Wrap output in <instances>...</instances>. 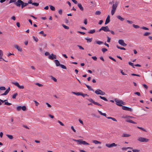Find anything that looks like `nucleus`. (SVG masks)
Returning <instances> with one entry per match:
<instances>
[{
  "label": "nucleus",
  "instance_id": "nucleus-1",
  "mask_svg": "<svg viewBox=\"0 0 152 152\" xmlns=\"http://www.w3.org/2000/svg\"><path fill=\"white\" fill-rule=\"evenodd\" d=\"M114 101L116 102V104L118 106L122 107V104L125 105V103L124 102L117 98L114 99Z\"/></svg>",
  "mask_w": 152,
  "mask_h": 152
},
{
  "label": "nucleus",
  "instance_id": "nucleus-2",
  "mask_svg": "<svg viewBox=\"0 0 152 152\" xmlns=\"http://www.w3.org/2000/svg\"><path fill=\"white\" fill-rule=\"evenodd\" d=\"M138 140L142 142H147L149 141V140L142 137H140L138 139Z\"/></svg>",
  "mask_w": 152,
  "mask_h": 152
},
{
  "label": "nucleus",
  "instance_id": "nucleus-3",
  "mask_svg": "<svg viewBox=\"0 0 152 152\" xmlns=\"http://www.w3.org/2000/svg\"><path fill=\"white\" fill-rule=\"evenodd\" d=\"M95 93L97 94H100L102 95H104L105 94V93L99 89H97L95 91Z\"/></svg>",
  "mask_w": 152,
  "mask_h": 152
},
{
  "label": "nucleus",
  "instance_id": "nucleus-4",
  "mask_svg": "<svg viewBox=\"0 0 152 152\" xmlns=\"http://www.w3.org/2000/svg\"><path fill=\"white\" fill-rule=\"evenodd\" d=\"M87 100L89 101L90 102L93 103L95 105H98L99 106H101L102 105L101 104L98 103L96 102H95L93 100V99L91 98L88 99Z\"/></svg>",
  "mask_w": 152,
  "mask_h": 152
},
{
  "label": "nucleus",
  "instance_id": "nucleus-5",
  "mask_svg": "<svg viewBox=\"0 0 152 152\" xmlns=\"http://www.w3.org/2000/svg\"><path fill=\"white\" fill-rule=\"evenodd\" d=\"M12 83L13 84L15 85V86H17L20 89H23L24 86H20L18 82H12Z\"/></svg>",
  "mask_w": 152,
  "mask_h": 152
},
{
  "label": "nucleus",
  "instance_id": "nucleus-6",
  "mask_svg": "<svg viewBox=\"0 0 152 152\" xmlns=\"http://www.w3.org/2000/svg\"><path fill=\"white\" fill-rule=\"evenodd\" d=\"M122 108L124 110L128 111L130 112L132 111V110L131 108H129L126 106H122Z\"/></svg>",
  "mask_w": 152,
  "mask_h": 152
},
{
  "label": "nucleus",
  "instance_id": "nucleus-7",
  "mask_svg": "<svg viewBox=\"0 0 152 152\" xmlns=\"http://www.w3.org/2000/svg\"><path fill=\"white\" fill-rule=\"evenodd\" d=\"M105 145L107 147L110 148H112L113 147L116 146L117 144H115V143H113L111 144H106Z\"/></svg>",
  "mask_w": 152,
  "mask_h": 152
},
{
  "label": "nucleus",
  "instance_id": "nucleus-8",
  "mask_svg": "<svg viewBox=\"0 0 152 152\" xmlns=\"http://www.w3.org/2000/svg\"><path fill=\"white\" fill-rule=\"evenodd\" d=\"M23 1L21 0H18L17 2L15 3V4L18 7H20Z\"/></svg>",
  "mask_w": 152,
  "mask_h": 152
},
{
  "label": "nucleus",
  "instance_id": "nucleus-9",
  "mask_svg": "<svg viewBox=\"0 0 152 152\" xmlns=\"http://www.w3.org/2000/svg\"><path fill=\"white\" fill-rule=\"evenodd\" d=\"M118 42L119 44L125 47L127 45L126 44L124 43L123 40L120 39L118 40Z\"/></svg>",
  "mask_w": 152,
  "mask_h": 152
},
{
  "label": "nucleus",
  "instance_id": "nucleus-10",
  "mask_svg": "<svg viewBox=\"0 0 152 152\" xmlns=\"http://www.w3.org/2000/svg\"><path fill=\"white\" fill-rule=\"evenodd\" d=\"M48 58L49 59L53 60L54 58L56 59V55H55L53 54L52 53L51 55H50L48 56Z\"/></svg>",
  "mask_w": 152,
  "mask_h": 152
},
{
  "label": "nucleus",
  "instance_id": "nucleus-11",
  "mask_svg": "<svg viewBox=\"0 0 152 152\" xmlns=\"http://www.w3.org/2000/svg\"><path fill=\"white\" fill-rule=\"evenodd\" d=\"M102 30L105 32L110 31V30L108 26H102Z\"/></svg>",
  "mask_w": 152,
  "mask_h": 152
},
{
  "label": "nucleus",
  "instance_id": "nucleus-12",
  "mask_svg": "<svg viewBox=\"0 0 152 152\" xmlns=\"http://www.w3.org/2000/svg\"><path fill=\"white\" fill-rule=\"evenodd\" d=\"M118 2L116 1L115 4H113L112 6V10H116L117 7L118 5Z\"/></svg>",
  "mask_w": 152,
  "mask_h": 152
},
{
  "label": "nucleus",
  "instance_id": "nucleus-13",
  "mask_svg": "<svg viewBox=\"0 0 152 152\" xmlns=\"http://www.w3.org/2000/svg\"><path fill=\"white\" fill-rule=\"evenodd\" d=\"M14 47L17 49L18 51L21 52L22 51V48L20 47L18 45H15L14 46Z\"/></svg>",
  "mask_w": 152,
  "mask_h": 152
},
{
  "label": "nucleus",
  "instance_id": "nucleus-14",
  "mask_svg": "<svg viewBox=\"0 0 152 152\" xmlns=\"http://www.w3.org/2000/svg\"><path fill=\"white\" fill-rule=\"evenodd\" d=\"M10 87H9L5 91V92L4 93L1 94V95L4 96L7 95L10 91Z\"/></svg>",
  "mask_w": 152,
  "mask_h": 152
},
{
  "label": "nucleus",
  "instance_id": "nucleus-15",
  "mask_svg": "<svg viewBox=\"0 0 152 152\" xmlns=\"http://www.w3.org/2000/svg\"><path fill=\"white\" fill-rule=\"evenodd\" d=\"M54 62L55 63L56 66H60L61 64L58 60H54Z\"/></svg>",
  "mask_w": 152,
  "mask_h": 152
},
{
  "label": "nucleus",
  "instance_id": "nucleus-16",
  "mask_svg": "<svg viewBox=\"0 0 152 152\" xmlns=\"http://www.w3.org/2000/svg\"><path fill=\"white\" fill-rule=\"evenodd\" d=\"M131 136V135L129 134L126 133H124L123 134L121 137H129Z\"/></svg>",
  "mask_w": 152,
  "mask_h": 152
},
{
  "label": "nucleus",
  "instance_id": "nucleus-17",
  "mask_svg": "<svg viewBox=\"0 0 152 152\" xmlns=\"http://www.w3.org/2000/svg\"><path fill=\"white\" fill-rule=\"evenodd\" d=\"M28 5L27 3H24L23 1V3L21 5V7L22 8H23L25 7L26 6Z\"/></svg>",
  "mask_w": 152,
  "mask_h": 152
},
{
  "label": "nucleus",
  "instance_id": "nucleus-18",
  "mask_svg": "<svg viewBox=\"0 0 152 152\" xmlns=\"http://www.w3.org/2000/svg\"><path fill=\"white\" fill-rule=\"evenodd\" d=\"M77 6L80 9V10L82 11H83L84 9L83 7H82V5L81 4L78 3L77 4Z\"/></svg>",
  "mask_w": 152,
  "mask_h": 152
},
{
  "label": "nucleus",
  "instance_id": "nucleus-19",
  "mask_svg": "<svg viewBox=\"0 0 152 152\" xmlns=\"http://www.w3.org/2000/svg\"><path fill=\"white\" fill-rule=\"evenodd\" d=\"M126 121L127 122L132 123L133 124H137V123L136 122L133 121L130 119L126 120Z\"/></svg>",
  "mask_w": 152,
  "mask_h": 152
},
{
  "label": "nucleus",
  "instance_id": "nucleus-20",
  "mask_svg": "<svg viewBox=\"0 0 152 152\" xmlns=\"http://www.w3.org/2000/svg\"><path fill=\"white\" fill-rule=\"evenodd\" d=\"M85 85H86V87H87V88L88 89V90L89 91H94V90L93 89H92L90 86H89L88 85L86 84H85Z\"/></svg>",
  "mask_w": 152,
  "mask_h": 152
},
{
  "label": "nucleus",
  "instance_id": "nucleus-21",
  "mask_svg": "<svg viewBox=\"0 0 152 152\" xmlns=\"http://www.w3.org/2000/svg\"><path fill=\"white\" fill-rule=\"evenodd\" d=\"M72 140L74 141L77 142H78V144H81V142H82V140H75V139H73Z\"/></svg>",
  "mask_w": 152,
  "mask_h": 152
},
{
  "label": "nucleus",
  "instance_id": "nucleus-22",
  "mask_svg": "<svg viewBox=\"0 0 152 152\" xmlns=\"http://www.w3.org/2000/svg\"><path fill=\"white\" fill-rule=\"evenodd\" d=\"M117 18L119 20H120L121 21H123L124 20V19L123 18H122L120 15H118L117 16Z\"/></svg>",
  "mask_w": 152,
  "mask_h": 152
},
{
  "label": "nucleus",
  "instance_id": "nucleus-23",
  "mask_svg": "<svg viewBox=\"0 0 152 152\" xmlns=\"http://www.w3.org/2000/svg\"><path fill=\"white\" fill-rule=\"evenodd\" d=\"M81 144H82L84 145H89V144L88 143L86 142V141L84 140H82V142H81Z\"/></svg>",
  "mask_w": 152,
  "mask_h": 152
},
{
  "label": "nucleus",
  "instance_id": "nucleus-24",
  "mask_svg": "<svg viewBox=\"0 0 152 152\" xmlns=\"http://www.w3.org/2000/svg\"><path fill=\"white\" fill-rule=\"evenodd\" d=\"M92 141L93 143L96 144H101V142L98 141L96 140H93Z\"/></svg>",
  "mask_w": 152,
  "mask_h": 152
},
{
  "label": "nucleus",
  "instance_id": "nucleus-25",
  "mask_svg": "<svg viewBox=\"0 0 152 152\" xmlns=\"http://www.w3.org/2000/svg\"><path fill=\"white\" fill-rule=\"evenodd\" d=\"M72 93L73 94H75L76 95H77V96H79V95L81 96V94H82V92H72Z\"/></svg>",
  "mask_w": 152,
  "mask_h": 152
},
{
  "label": "nucleus",
  "instance_id": "nucleus-26",
  "mask_svg": "<svg viewBox=\"0 0 152 152\" xmlns=\"http://www.w3.org/2000/svg\"><path fill=\"white\" fill-rule=\"evenodd\" d=\"M95 42L99 45H101L103 44V42L100 41H96Z\"/></svg>",
  "mask_w": 152,
  "mask_h": 152
},
{
  "label": "nucleus",
  "instance_id": "nucleus-27",
  "mask_svg": "<svg viewBox=\"0 0 152 152\" xmlns=\"http://www.w3.org/2000/svg\"><path fill=\"white\" fill-rule=\"evenodd\" d=\"M106 118L108 119H112V120H113V121H117V120H116V119L114 118H112V117H106Z\"/></svg>",
  "mask_w": 152,
  "mask_h": 152
},
{
  "label": "nucleus",
  "instance_id": "nucleus-28",
  "mask_svg": "<svg viewBox=\"0 0 152 152\" xmlns=\"http://www.w3.org/2000/svg\"><path fill=\"white\" fill-rule=\"evenodd\" d=\"M85 39L87 40V42H91L92 40V38H85Z\"/></svg>",
  "mask_w": 152,
  "mask_h": 152
},
{
  "label": "nucleus",
  "instance_id": "nucleus-29",
  "mask_svg": "<svg viewBox=\"0 0 152 152\" xmlns=\"http://www.w3.org/2000/svg\"><path fill=\"white\" fill-rule=\"evenodd\" d=\"M98 112L101 115L104 116L106 117V113H103L101 112V111L99 110H98Z\"/></svg>",
  "mask_w": 152,
  "mask_h": 152
},
{
  "label": "nucleus",
  "instance_id": "nucleus-30",
  "mask_svg": "<svg viewBox=\"0 0 152 152\" xmlns=\"http://www.w3.org/2000/svg\"><path fill=\"white\" fill-rule=\"evenodd\" d=\"M6 136L8 137L10 140H12L13 137V136L9 134H6Z\"/></svg>",
  "mask_w": 152,
  "mask_h": 152
},
{
  "label": "nucleus",
  "instance_id": "nucleus-31",
  "mask_svg": "<svg viewBox=\"0 0 152 152\" xmlns=\"http://www.w3.org/2000/svg\"><path fill=\"white\" fill-rule=\"evenodd\" d=\"M95 29H93V30H90V31H89L88 32V33L89 34H93L94 33H95Z\"/></svg>",
  "mask_w": 152,
  "mask_h": 152
},
{
  "label": "nucleus",
  "instance_id": "nucleus-32",
  "mask_svg": "<svg viewBox=\"0 0 152 152\" xmlns=\"http://www.w3.org/2000/svg\"><path fill=\"white\" fill-rule=\"evenodd\" d=\"M99 97L101 98V99H102L104 101H107L108 100L105 97H102L101 96H99Z\"/></svg>",
  "mask_w": 152,
  "mask_h": 152
},
{
  "label": "nucleus",
  "instance_id": "nucleus-33",
  "mask_svg": "<svg viewBox=\"0 0 152 152\" xmlns=\"http://www.w3.org/2000/svg\"><path fill=\"white\" fill-rule=\"evenodd\" d=\"M137 127L138 129H140L143 131H144L145 132H147V131H146V130L143 128L141 127H139V126H137Z\"/></svg>",
  "mask_w": 152,
  "mask_h": 152
},
{
  "label": "nucleus",
  "instance_id": "nucleus-34",
  "mask_svg": "<svg viewBox=\"0 0 152 152\" xmlns=\"http://www.w3.org/2000/svg\"><path fill=\"white\" fill-rule=\"evenodd\" d=\"M3 55V53L2 51L1 50H0V58L2 59V57Z\"/></svg>",
  "mask_w": 152,
  "mask_h": 152
},
{
  "label": "nucleus",
  "instance_id": "nucleus-35",
  "mask_svg": "<svg viewBox=\"0 0 152 152\" xmlns=\"http://www.w3.org/2000/svg\"><path fill=\"white\" fill-rule=\"evenodd\" d=\"M128 149H132V148L131 147H128L127 148L123 147L122 148V149L123 150H125Z\"/></svg>",
  "mask_w": 152,
  "mask_h": 152
},
{
  "label": "nucleus",
  "instance_id": "nucleus-36",
  "mask_svg": "<svg viewBox=\"0 0 152 152\" xmlns=\"http://www.w3.org/2000/svg\"><path fill=\"white\" fill-rule=\"evenodd\" d=\"M132 26L134 28H139L140 27L139 26L137 25H135L134 24H133L132 25Z\"/></svg>",
  "mask_w": 152,
  "mask_h": 152
},
{
  "label": "nucleus",
  "instance_id": "nucleus-37",
  "mask_svg": "<svg viewBox=\"0 0 152 152\" xmlns=\"http://www.w3.org/2000/svg\"><path fill=\"white\" fill-rule=\"evenodd\" d=\"M18 95V93H16L15 94H14L13 96H12V98L13 99H15L16 96Z\"/></svg>",
  "mask_w": 152,
  "mask_h": 152
},
{
  "label": "nucleus",
  "instance_id": "nucleus-38",
  "mask_svg": "<svg viewBox=\"0 0 152 152\" xmlns=\"http://www.w3.org/2000/svg\"><path fill=\"white\" fill-rule=\"evenodd\" d=\"M50 9L52 11H54L55 10V8L52 5L50 6Z\"/></svg>",
  "mask_w": 152,
  "mask_h": 152
},
{
  "label": "nucleus",
  "instance_id": "nucleus-39",
  "mask_svg": "<svg viewBox=\"0 0 152 152\" xmlns=\"http://www.w3.org/2000/svg\"><path fill=\"white\" fill-rule=\"evenodd\" d=\"M62 26L64 28L66 29H68L69 28L68 26H67L64 24L62 25Z\"/></svg>",
  "mask_w": 152,
  "mask_h": 152
},
{
  "label": "nucleus",
  "instance_id": "nucleus-40",
  "mask_svg": "<svg viewBox=\"0 0 152 152\" xmlns=\"http://www.w3.org/2000/svg\"><path fill=\"white\" fill-rule=\"evenodd\" d=\"M21 109V107L20 106H18L16 107V110L17 111H19Z\"/></svg>",
  "mask_w": 152,
  "mask_h": 152
},
{
  "label": "nucleus",
  "instance_id": "nucleus-41",
  "mask_svg": "<svg viewBox=\"0 0 152 152\" xmlns=\"http://www.w3.org/2000/svg\"><path fill=\"white\" fill-rule=\"evenodd\" d=\"M21 109L23 111H26V107L25 106H23L21 107Z\"/></svg>",
  "mask_w": 152,
  "mask_h": 152
},
{
  "label": "nucleus",
  "instance_id": "nucleus-42",
  "mask_svg": "<svg viewBox=\"0 0 152 152\" xmlns=\"http://www.w3.org/2000/svg\"><path fill=\"white\" fill-rule=\"evenodd\" d=\"M39 34H42L44 37H45L46 36V34L44 33V32L43 31H41L39 32Z\"/></svg>",
  "mask_w": 152,
  "mask_h": 152
},
{
  "label": "nucleus",
  "instance_id": "nucleus-43",
  "mask_svg": "<svg viewBox=\"0 0 152 152\" xmlns=\"http://www.w3.org/2000/svg\"><path fill=\"white\" fill-rule=\"evenodd\" d=\"M110 22V19H106L105 22V25H106V24H107V23H109Z\"/></svg>",
  "mask_w": 152,
  "mask_h": 152
},
{
  "label": "nucleus",
  "instance_id": "nucleus-44",
  "mask_svg": "<svg viewBox=\"0 0 152 152\" xmlns=\"http://www.w3.org/2000/svg\"><path fill=\"white\" fill-rule=\"evenodd\" d=\"M32 37L34 40L36 42H37L38 41V39L37 38L35 37L34 36H33Z\"/></svg>",
  "mask_w": 152,
  "mask_h": 152
},
{
  "label": "nucleus",
  "instance_id": "nucleus-45",
  "mask_svg": "<svg viewBox=\"0 0 152 152\" xmlns=\"http://www.w3.org/2000/svg\"><path fill=\"white\" fill-rule=\"evenodd\" d=\"M60 66L61 67L62 69H66V66L64 65L61 64Z\"/></svg>",
  "mask_w": 152,
  "mask_h": 152
},
{
  "label": "nucleus",
  "instance_id": "nucleus-46",
  "mask_svg": "<svg viewBox=\"0 0 152 152\" xmlns=\"http://www.w3.org/2000/svg\"><path fill=\"white\" fill-rule=\"evenodd\" d=\"M4 105H10L12 104L10 103H9L7 102H5L4 103Z\"/></svg>",
  "mask_w": 152,
  "mask_h": 152
},
{
  "label": "nucleus",
  "instance_id": "nucleus-47",
  "mask_svg": "<svg viewBox=\"0 0 152 152\" xmlns=\"http://www.w3.org/2000/svg\"><path fill=\"white\" fill-rule=\"evenodd\" d=\"M128 63H129V64L130 65V66H132V67H133V68H135L134 67V64H133V63H132V62H129Z\"/></svg>",
  "mask_w": 152,
  "mask_h": 152
},
{
  "label": "nucleus",
  "instance_id": "nucleus-48",
  "mask_svg": "<svg viewBox=\"0 0 152 152\" xmlns=\"http://www.w3.org/2000/svg\"><path fill=\"white\" fill-rule=\"evenodd\" d=\"M81 96H82L83 97H85V96H89L87 94H83L82 93Z\"/></svg>",
  "mask_w": 152,
  "mask_h": 152
},
{
  "label": "nucleus",
  "instance_id": "nucleus-49",
  "mask_svg": "<svg viewBox=\"0 0 152 152\" xmlns=\"http://www.w3.org/2000/svg\"><path fill=\"white\" fill-rule=\"evenodd\" d=\"M6 89V88L4 86H1L0 87V90H4Z\"/></svg>",
  "mask_w": 152,
  "mask_h": 152
},
{
  "label": "nucleus",
  "instance_id": "nucleus-50",
  "mask_svg": "<svg viewBox=\"0 0 152 152\" xmlns=\"http://www.w3.org/2000/svg\"><path fill=\"white\" fill-rule=\"evenodd\" d=\"M102 50L103 53H104L106 51H107V50L105 48H103L102 49Z\"/></svg>",
  "mask_w": 152,
  "mask_h": 152
},
{
  "label": "nucleus",
  "instance_id": "nucleus-51",
  "mask_svg": "<svg viewBox=\"0 0 152 152\" xmlns=\"http://www.w3.org/2000/svg\"><path fill=\"white\" fill-rule=\"evenodd\" d=\"M101 14V12L99 11H97L95 12V14L99 15Z\"/></svg>",
  "mask_w": 152,
  "mask_h": 152
},
{
  "label": "nucleus",
  "instance_id": "nucleus-52",
  "mask_svg": "<svg viewBox=\"0 0 152 152\" xmlns=\"http://www.w3.org/2000/svg\"><path fill=\"white\" fill-rule=\"evenodd\" d=\"M151 34V33L150 32H145L144 34V36H148L150 34Z\"/></svg>",
  "mask_w": 152,
  "mask_h": 152
},
{
  "label": "nucleus",
  "instance_id": "nucleus-53",
  "mask_svg": "<svg viewBox=\"0 0 152 152\" xmlns=\"http://www.w3.org/2000/svg\"><path fill=\"white\" fill-rule=\"evenodd\" d=\"M32 4L36 6H37L39 5V4L37 3L34 2Z\"/></svg>",
  "mask_w": 152,
  "mask_h": 152
},
{
  "label": "nucleus",
  "instance_id": "nucleus-54",
  "mask_svg": "<svg viewBox=\"0 0 152 152\" xmlns=\"http://www.w3.org/2000/svg\"><path fill=\"white\" fill-rule=\"evenodd\" d=\"M132 151L133 152H139L140 151V150L136 149H133Z\"/></svg>",
  "mask_w": 152,
  "mask_h": 152
},
{
  "label": "nucleus",
  "instance_id": "nucleus-55",
  "mask_svg": "<svg viewBox=\"0 0 152 152\" xmlns=\"http://www.w3.org/2000/svg\"><path fill=\"white\" fill-rule=\"evenodd\" d=\"M58 122L62 126H64V124L61 121H60L58 120Z\"/></svg>",
  "mask_w": 152,
  "mask_h": 152
},
{
  "label": "nucleus",
  "instance_id": "nucleus-56",
  "mask_svg": "<svg viewBox=\"0 0 152 152\" xmlns=\"http://www.w3.org/2000/svg\"><path fill=\"white\" fill-rule=\"evenodd\" d=\"M141 28H142L143 29L145 30H149V29L147 27H144V26L142 27Z\"/></svg>",
  "mask_w": 152,
  "mask_h": 152
},
{
  "label": "nucleus",
  "instance_id": "nucleus-57",
  "mask_svg": "<svg viewBox=\"0 0 152 152\" xmlns=\"http://www.w3.org/2000/svg\"><path fill=\"white\" fill-rule=\"evenodd\" d=\"M115 11V10H112V11L111 12V15H113L114 14Z\"/></svg>",
  "mask_w": 152,
  "mask_h": 152
},
{
  "label": "nucleus",
  "instance_id": "nucleus-58",
  "mask_svg": "<svg viewBox=\"0 0 152 152\" xmlns=\"http://www.w3.org/2000/svg\"><path fill=\"white\" fill-rule=\"evenodd\" d=\"M51 78L52 80H53L55 82H57V79L55 78L54 77L52 76L51 77Z\"/></svg>",
  "mask_w": 152,
  "mask_h": 152
},
{
  "label": "nucleus",
  "instance_id": "nucleus-59",
  "mask_svg": "<svg viewBox=\"0 0 152 152\" xmlns=\"http://www.w3.org/2000/svg\"><path fill=\"white\" fill-rule=\"evenodd\" d=\"M58 13L60 15H61L62 14V10L61 9L59 10L58 11Z\"/></svg>",
  "mask_w": 152,
  "mask_h": 152
},
{
  "label": "nucleus",
  "instance_id": "nucleus-60",
  "mask_svg": "<svg viewBox=\"0 0 152 152\" xmlns=\"http://www.w3.org/2000/svg\"><path fill=\"white\" fill-rule=\"evenodd\" d=\"M110 38L108 37H107V42H110Z\"/></svg>",
  "mask_w": 152,
  "mask_h": 152
},
{
  "label": "nucleus",
  "instance_id": "nucleus-61",
  "mask_svg": "<svg viewBox=\"0 0 152 152\" xmlns=\"http://www.w3.org/2000/svg\"><path fill=\"white\" fill-rule=\"evenodd\" d=\"M36 85L38 86L39 87H42L43 86V85L38 83H37Z\"/></svg>",
  "mask_w": 152,
  "mask_h": 152
},
{
  "label": "nucleus",
  "instance_id": "nucleus-62",
  "mask_svg": "<svg viewBox=\"0 0 152 152\" xmlns=\"http://www.w3.org/2000/svg\"><path fill=\"white\" fill-rule=\"evenodd\" d=\"M134 94L137 95L138 96H140V92H136L134 93Z\"/></svg>",
  "mask_w": 152,
  "mask_h": 152
},
{
  "label": "nucleus",
  "instance_id": "nucleus-63",
  "mask_svg": "<svg viewBox=\"0 0 152 152\" xmlns=\"http://www.w3.org/2000/svg\"><path fill=\"white\" fill-rule=\"evenodd\" d=\"M45 104L47 105L48 107H50V108L51 107V105H50V104H49L47 102H46Z\"/></svg>",
  "mask_w": 152,
  "mask_h": 152
},
{
  "label": "nucleus",
  "instance_id": "nucleus-64",
  "mask_svg": "<svg viewBox=\"0 0 152 152\" xmlns=\"http://www.w3.org/2000/svg\"><path fill=\"white\" fill-rule=\"evenodd\" d=\"M92 58L94 61H96L97 59V58L96 56H93L92 57Z\"/></svg>",
  "mask_w": 152,
  "mask_h": 152
}]
</instances>
